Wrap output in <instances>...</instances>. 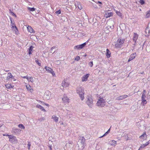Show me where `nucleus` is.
Returning a JSON list of instances; mask_svg holds the SVG:
<instances>
[{
	"instance_id": "obj_28",
	"label": "nucleus",
	"mask_w": 150,
	"mask_h": 150,
	"mask_svg": "<svg viewBox=\"0 0 150 150\" xmlns=\"http://www.w3.org/2000/svg\"><path fill=\"white\" fill-rule=\"evenodd\" d=\"M6 87L8 88H13L11 85L10 84H8L5 85Z\"/></svg>"
},
{
	"instance_id": "obj_17",
	"label": "nucleus",
	"mask_w": 150,
	"mask_h": 150,
	"mask_svg": "<svg viewBox=\"0 0 150 150\" xmlns=\"http://www.w3.org/2000/svg\"><path fill=\"white\" fill-rule=\"evenodd\" d=\"M52 118L56 122H57L59 118L55 115H53L52 116Z\"/></svg>"
},
{
	"instance_id": "obj_15",
	"label": "nucleus",
	"mask_w": 150,
	"mask_h": 150,
	"mask_svg": "<svg viewBox=\"0 0 150 150\" xmlns=\"http://www.w3.org/2000/svg\"><path fill=\"white\" fill-rule=\"evenodd\" d=\"M62 86L63 87L66 88L69 86V84L66 82L65 81H63L62 83Z\"/></svg>"
},
{
	"instance_id": "obj_36",
	"label": "nucleus",
	"mask_w": 150,
	"mask_h": 150,
	"mask_svg": "<svg viewBox=\"0 0 150 150\" xmlns=\"http://www.w3.org/2000/svg\"><path fill=\"white\" fill-rule=\"evenodd\" d=\"M149 28L148 27H147L145 29V33L146 34H147V33H148V34H149Z\"/></svg>"
},
{
	"instance_id": "obj_14",
	"label": "nucleus",
	"mask_w": 150,
	"mask_h": 150,
	"mask_svg": "<svg viewBox=\"0 0 150 150\" xmlns=\"http://www.w3.org/2000/svg\"><path fill=\"white\" fill-rule=\"evenodd\" d=\"M112 12H107L106 13L105 16L106 18H108L112 16Z\"/></svg>"
},
{
	"instance_id": "obj_12",
	"label": "nucleus",
	"mask_w": 150,
	"mask_h": 150,
	"mask_svg": "<svg viewBox=\"0 0 150 150\" xmlns=\"http://www.w3.org/2000/svg\"><path fill=\"white\" fill-rule=\"evenodd\" d=\"M138 37V35L136 33H134L133 37V41L136 43V41Z\"/></svg>"
},
{
	"instance_id": "obj_25",
	"label": "nucleus",
	"mask_w": 150,
	"mask_h": 150,
	"mask_svg": "<svg viewBox=\"0 0 150 150\" xmlns=\"http://www.w3.org/2000/svg\"><path fill=\"white\" fill-rule=\"evenodd\" d=\"M13 77V76L12 75L11 73H8V76L7 77V79H9L10 78Z\"/></svg>"
},
{
	"instance_id": "obj_54",
	"label": "nucleus",
	"mask_w": 150,
	"mask_h": 150,
	"mask_svg": "<svg viewBox=\"0 0 150 150\" xmlns=\"http://www.w3.org/2000/svg\"><path fill=\"white\" fill-rule=\"evenodd\" d=\"M71 114V112L70 111H68V110H67V115H69L70 114Z\"/></svg>"
},
{
	"instance_id": "obj_49",
	"label": "nucleus",
	"mask_w": 150,
	"mask_h": 150,
	"mask_svg": "<svg viewBox=\"0 0 150 150\" xmlns=\"http://www.w3.org/2000/svg\"><path fill=\"white\" fill-rule=\"evenodd\" d=\"M35 62L39 66H40L41 65V63L38 62V60H35Z\"/></svg>"
},
{
	"instance_id": "obj_35",
	"label": "nucleus",
	"mask_w": 150,
	"mask_h": 150,
	"mask_svg": "<svg viewBox=\"0 0 150 150\" xmlns=\"http://www.w3.org/2000/svg\"><path fill=\"white\" fill-rule=\"evenodd\" d=\"M18 127L21 129H24L25 128L24 126L22 124H19L18 125Z\"/></svg>"
},
{
	"instance_id": "obj_31",
	"label": "nucleus",
	"mask_w": 150,
	"mask_h": 150,
	"mask_svg": "<svg viewBox=\"0 0 150 150\" xmlns=\"http://www.w3.org/2000/svg\"><path fill=\"white\" fill-rule=\"evenodd\" d=\"M146 136V134L145 133H144L142 135L140 136L139 137L142 139H143L144 138V137Z\"/></svg>"
},
{
	"instance_id": "obj_58",
	"label": "nucleus",
	"mask_w": 150,
	"mask_h": 150,
	"mask_svg": "<svg viewBox=\"0 0 150 150\" xmlns=\"http://www.w3.org/2000/svg\"><path fill=\"white\" fill-rule=\"evenodd\" d=\"M69 143L70 144H72V143H73V142L72 141H69Z\"/></svg>"
},
{
	"instance_id": "obj_33",
	"label": "nucleus",
	"mask_w": 150,
	"mask_h": 150,
	"mask_svg": "<svg viewBox=\"0 0 150 150\" xmlns=\"http://www.w3.org/2000/svg\"><path fill=\"white\" fill-rule=\"evenodd\" d=\"M116 142L114 140H112L110 142V144L112 145H115L116 144Z\"/></svg>"
},
{
	"instance_id": "obj_6",
	"label": "nucleus",
	"mask_w": 150,
	"mask_h": 150,
	"mask_svg": "<svg viewBox=\"0 0 150 150\" xmlns=\"http://www.w3.org/2000/svg\"><path fill=\"white\" fill-rule=\"evenodd\" d=\"M52 94L49 91H47L45 92L44 95V98L46 100H48L52 98L51 95Z\"/></svg>"
},
{
	"instance_id": "obj_3",
	"label": "nucleus",
	"mask_w": 150,
	"mask_h": 150,
	"mask_svg": "<svg viewBox=\"0 0 150 150\" xmlns=\"http://www.w3.org/2000/svg\"><path fill=\"white\" fill-rule=\"evenodd\" d=\"M76 93L79 94V96L81 100H83L84 98V88L82 87H78L76 89Z\"/></svg>"
},
{
	"instance_id": "obj_50",
	"label": "nucleus",
	"mask_w": 150,
	"mask_h": 150,
	"mask_svg": "<svg viewBox=\"0 0 150 150\" xmlns=\"http://www.w3.org/2000/svg\"><path fill=\"white\" fill-rule=\"evenodd\" d=\"M123 99L127 98V95H125L122 96Z\"/></svg>"
},
{
	"instance_id": "obj_16",
	"label": "nucleus",
	"mask_w": 150,
	"mask_h": 150,
	"mask_svg": "<svg viewBox=\"0 0 150 150\" xmlns=\"http://www.w3.org/2000/svg\"><path fill=\"white\" fill-rule=\"evenodd\" d=\"M27 28L28 31L31 33H34V30L30 26H28L27 27Z\"/></svg>"
},
{
	"instance_id": "obj_41",
	"label": "nucleus",
	"mask_w": 150,
	"mask_h": 150,
	"mask_svg": "<svg viewBox=\"0 0 150 150\" xmlns=\"http://www.w3.org/2000/svg\"><path fill=\"white\" fill-rule=\"evenodd\" d=\"M80 59L79 56H77L75 58L74 60L77 61H78Z\"/></svg>"
},
{
	"instance_id": "obj_40",
	"label": "nucleus",
	"mask_w": 150,
	"mask_h": 150,
	"mask_svg": "<svg viewBox=\"0 0 150 150\" xmlns=\"http://www.w3.org/2000/svg\"><path fill=\"white\" fill-rule=\"evenodd\" d=\"M11 26H12L11 27L13 26H16V25H15L14 23L11 20Z\"/></svg>"
},
{
	"instance_id": "obj_1",
	"label": "nucleus",
	"mask_w": 150,
	"mask_h": 150,
	"mask_svg": "<svg viewBox=\"0 0 150 150\" xmlns=\"http://www.w3.org/2000/svg\"><path fill=\"white\" fill-rule=\"evenodd\" d=\"M79 141L78 142V144L79 147L78 150H82L85 147V139L84 137L81 136H79Z\"/></svg>"
},
{
	"instance_id": "obj_27",
	"label": "nucleus",
	"mask_w": 150,
	"mask_h": 150,
	"mask_svg": "<svg viewBox=\"0 0 150 150\" xmlns=\"http://www.w3.org/2000/svg\"><path fill=\"white\" fill-rule=\"evenodd\" d=\"M142 100V102L141 103V104L143 105H145L147 103L145 99Z\"/></svg>"
},
{
	"instance_id": "obj_19",
	"label": "nucleus",
	"mask_w": 150,
	"mask_h": 150,
	"mask_svg": "<svg viewBox=\"0 0 150 150\" xmlns=\"http://www.w3.org/2000/svg\"><path fill=\"white\" fill-rule=\"evenodd\" d=\"M26 87L28 90L31 93H32L33 92V90L32 89L30 88L31 86L30 85H26Z\"/></svg>"
},
{
	"instance_id": "obj_60",
	"label": "nucleus",
	"mask_w": 150,
	"mask_h": 150,
	"mask_svg": "<svg viewBox=\"0 0 150 150\" xmlns=\"http://www.w3.org/2000/svg\"><path fill=\"white\" fill-rule=\"evenodd\" d=\"M55 48H56V46L53 47H52L51 48L52 49H53V50L54 49H55Z\"/></svg>"
},
{
	"instance_id": "obj_47",
	"label": "nucleus",
	"mask_w": 150,
	"mask_h": 150,
	"mask_svg": "<svg viewBox=\"0 0 150 150\" xmlns=\"http://www.w3.org/2000/svg\"><path fill=\"white\" fill-rule=\"evenodd\" d=\"M67 117L69 119V118H71L72 117V115L71 114H70L69 115H67Z\"/></svg>"
},
{
	"instance_id": "obj_8",
	"label": "nucleus",
	"mask_w": 150,
	"mask_h": 150,
	"mask_svg": "<svg viewBox=\"0 0 150 150\" xmlns=\"http://www.w3.org/2000/svg\"><path fill=\"white\" fill-rule=\"evenodd\" d=\"M62 100L64 103L69 102V99L66 94H64L62 98Z\"/></svg>"
},
{
	"instance_id": "obj_59",
	"label": "nucleus",
	"mask_w": 150,
	"mask_h": 150,
	"mask_svg": "<svg viewBox=\"0 0 150 150\" xmlns=\"http://www.w3.org/2000/svg\"><path fill=\"white\" fill-rule=\"evenodd\" d=\"M3 135L4 136H9V135L8 134H3Z\"/></svg>"
},
{
	"instance_id": "obj_30",
	"label": "nucleus",
	"mask_w": 150,
	"mask_h": 150,
	"mask_svg": "<svg viewBox=\"0 0 150 150\" xmlns=\"http://www.w3.org/2000/svg\"><path fill=\"white\" fill-rule=\"evenodd\" d=\"M146 98V93H142V100L145 99Z\"/></svg>"
},
{
	"instance_id": "obj_52",
	"label": "nucleus",
	"mask_w": 150,
	"mask_h": 150,
	"mask_svg": "<svg viewBox=\"0 0 150 150\" xmlns=\"http://www.w3.org/2000/svg\"><path fill=\"white\" fill-rule=\"evenodd\" d=\"M78 8L80 10H81L82 9V8L81 6V5H79V6H78Z\"/></svg>"
},
{
	"instance_id": "obj_10",
	"label": "nucleus",
	"mask_w": 150,
	"mask_h": 150,
	"mask_svg": "<svg viewBox=\"0 0 150 150\" xmlns=\"http://www.w3.org/2000/svg\"><path fill=\"white\" fill-rule=\"evenodd\" d=\"M89 74H86V75L83 76L82 78V81L84 82L86 81L89 77Z\"/></svg>"
},
{
	"instance_id": "obj_39",
	"label": "nucleus",
	"mask_w": 150,
	"mask_h": 150,
	"mask_svg": "<svg viewBox=\"0 0 150 150\" xmlns=\"http://www.w3.org/2000/svg\"><path fill=\"white\" fill-rule=\"evenodd\" d=\"M11 139V141H9L12 143H13V142H15L16 141V137H15V139L13 138V139L12 138Z\"/></svg>"
},
{
	"instance_id": "obj_32",
	"label": "nucleus",
	"mask_w": 150,
	"mask_h": 150,
	"mask_svg": "<svg viewBox=\"0 0 150 150\" xmlns=\"http://www.w3.org/2000/svg\"><path fill=\"white\" fill-rule=\"evenodd\" d=\"M28 10L30 11H35V8H34L28 7Z\"/></svg>"
},
{
	"instance_id": "obj_62",
	"label": "nucleus",
	"mask_w": 150,
	"mask_h": 150,
	"mask_svg": "<svg viewBox=\"0 0 150 150\" xmlns=\"http://www.w3.org/2000/svg\"><path fill=\"white\" fill-rule=\"evenodd\" d=\"M146 91L145 90H144L143 91V93H146Z\"/></svg>"
},
{
	"instance_id": "obj_11",
	"label": "nucleus",
	"mask_w": 150,
	"mask_h": 150,
	"mask_svg": "<svg viewBox=\"0 0 150 150\" xmlns=\"http://www.w3.org/2000/svg\"><path fill=\"white\" fill-rule=\"evenodd\" d=\"M11 28L12 30L15 32V34L16 35H18V34L19 32L18 29V28L16 26H13L11 27Z\"/></svg>"
},
{
	"instance_id": "obj_26",
	"label": "nucleus",
	"mask_w": 150,
	"mask_h": 150,
	"mask_svg": "<svg viewBox=\"0 0 150 150\" xmlns=\"http://www.w3.org/2000/svg\"><path fill=\"white\" fill-rule=\"evenodd\" d=\"M150 17V10L147 11L146 16V18H148Z\"/></svg>"
},
{
	"instance_id": "obj_24",
	"label": "nucleus",
	"mask_w": 150,
	"mask_h": 150,
	"mask_svg": "<svg viewBox=\"0 0 150 150\" xmlns=\"http://www.w3.org/2000/svg\"><path fill=\"white\" fill-rule=\"evenodd\" d=\"M34 79L35 78H34L33 77H29L28 80V81L29 82H31L33 83L34 81Z\"/></svg>"
},
{
	"instance_id": "obj_46",
	"label": "nucleus",
	"mask_w": 150,
	"mask_h": 150,
	"mask_svg": "<svg viewBox=\"0 0 150 150\" xmlns=\"http://www.w3.org/2000/svg\"><path fill=\"white\" fill-rule=\"evenodd\" d=\"M95 2L97 4H99V6H100V7L101 6V4H102V3L101 2L99 1H98L97 2Z\"/></svg>"
},
{
	"instance_id": "obj_55",
	"label": "nucleus",
	"mask_w": 150,
	"mask_h": 150,
	"mask_svg": "<svg viewBox=\"0 0 150 150\" xmlns=\"http://www.w3.org/2000/svg\"><path fill=\"white\" fill-rule=\"evenodd\" d=\"M12 15V16H13L16 17V15L13 12H11V13Z\"/></svg>"
},
{
	"instance_id": "obj_7",
	"label": "nucleus",
	"mask_w": 150,
	"mask_h": 150,
	"mask_svg": "<svg viewBox=\"0 0 150 150\" xmlns=\"http://www.w3.org/2000/svg\"><path fill=\"white\" fill-rule=\"evenodd\" d=\"M86 44V42L82 44L75 46L74 47V48L75 49H77L78 50H80L82 49L83 47H84Z\"/></svg>"
},
{
	"instance_id": "obj_53",
	"label": "nucleus",
	"mask_w": 150,
	"mask_h": 150,
	"mask_svg": "<svg viewBox=\"0 0 150 150\" xmlns=\"http://www.w3.org/2000/svg\"><path fill=\"white\" fill-rule=\"evenodd\" d=\"M145 144H143V145H142L140 147V149H142V148H144V147H145Z\"/></svg>"
},
{
	"instance_id": "obj_63",
	"label": "nucleus",
	"mask_w": 150,
	"mask_h": 150,
	"mask_svg": "<svg viewBox=\"0 0 150 150\" xmlns=\"http://www.w3.org/2000/svg\"><path fill=\"white\" fill-rule=\"evenodd\" d=\"M9 13H11V12H12L11 11V9H10V10H9Z\"/></svg>"
},
{
	"instance_id": "obj_4",
	"label": "nucleus",
	"mask_w": 150,
	"mask_h": 150,
	"mask_svg": "<svg viewBox=\"0 0 150 150\" xmlns=\"http://www.w3.org/2000/svg\"><path fill=\"white\" fill-rule=\"evenodd\" d=\"M86 103L88 106L92 108L93 105V100L92 97L91 96H88L86 98Z\"/></svg>"
},
{
	"instance_id": "obj_44",
	"label": "nucleus",
	"mask_w": 150,
	"mask_h": 150,
	"mask_svg": "<svg viewBox=\"0 0 150 150\" xmlns=\"http://www.w3.org/2000/svg\"><path fill=\"white\" fill-rule=\"evenodd\" d=\"M139 2L140 3L141 5H143L144 4L145 1H144L143 0H140Z\"/></svg>"
},
{
	"instance_id": "obj_18",
	"label": "nucleus",
	"mask_w": 150,
	"mask_h": 150,
	"mask_svg": "<svg viewBox=\"0 0 150 150\" xmlns=\"http://www.w3.org/2000/svg\"><path fill=\"white\" fill-rule=\"evenodd\" d=\"M36 107L37 108H39L42 111H43L45 112L46 111L44 109L43 107L41 105H40L37 104L36 105Z\"/></svg>"
},
{
	"instance_id": "obj_5",
	"label": "nucleus",
	"mask_w": 150,
	"mask_h": 150,
	"mask_svg": "<svg viewBox=\"0 0 150 150\" xmlns=\"http://www.w3.org/2000/svg\"><path fill=\"white\" fill-rule=\"evenodd\" d=\"M125 41V39H123L119 38L117 41L115 46L116 48H120L123 44Z\"/></svg>"
},
{
	"instance_id": "obj_9",
	"label": "nucleus",
	"mask_w": 150,
	"mask_h": 150,
	"mask_svg": "<svg viewBox=\"0 0 150 150\" xmlns=\"http://www.w3.org/2000/svg\"><path fill=\"white\" fill-rule=\"evenodd\" d=\"M136 56V53L135 52L132 54L130 56L129 59L128 60V62H129L134 59Z\"/></svg>"
},
{
	"instance_id": "obj_13",
	"label": "nucleus",
	"mask_w": 150,
	"mask_h": 150,
	"mask_svg": "<svg viewBox=\"0 0 150 150\" xmlns=\"http://www.w3.org/2000/svg\"><path fill=\"white\" fill-rule=\"evenodd\" d=\"M21 131V130L19 129L13 128L12 132V133H14L15 134H17L18 132H20Z\"/></svg>"
},
{
	"instance_id": "obj_21",
	"label": "nucleus",
	"mask_w": 150,
	"mask_h": 150,
	"mask_svg": "<svg viewBox=\"0 0 150 150\" xmlns=\"http://www.w3.org/2000/svg\"><path fill=\"white\" fill-rule=\"evenodd\" d=\"M33 46L31 45L30 47L28 49V54H32V51L33 50Z\"/></svg>"
},
{
	"instance_id": "obj_22",
	"label": "nucleus",
	"mask_w": 150,
	"mask_h": 150,
	"mask_svg": "<svg viewBox=\"0 0 150 150\" xmlns=\"http://www.w3.org/2000/svg\"><path fill=\"white\" fill-rule=\"evenodd\" d=\"M45 69L48 72L50 73L51 71H52V69L51 68L47 66H45Z\"/></svg>"
},
{
	"instance_id": "obj_45",
	"label": "nucleus",
	"mask_w": 150,
	"mask_h": 150,
	"mask_svg": "<svg viewBox=\"0 0 150 150\" xmlns=\"http://www.w3.org/2000/svg\"><path fill=\"white\" fill-rule=\"evenodd\" d=\"M88 64L91 67H92L93 65V62H90Z\"/></svg>"
},
{
	"instance_id": "obj_64",
	"label": "nucleus",
	"mask_w": 150,
	"mask_h": 150,
	"mask_svg": "<svg viewBox=\"0 0 150 150\" xmlns=\"http://www.w3.org/2000/svg\"><path fill=\"white\" fill-rule=\"evenodd\" d=\"M45 105H47V106H49V105L47 104H46V103H45Z\"/></svg>"
},
{
	"instance_id": "obj_57",
	"label": "nucleus",
	"mask_w": 150,
	"mask_h": 150,
	"mask_svg": "<svg viewBox=\"0 0 150 150\" xmlns=\"http://www.w3.org/2000/svg\"><path fill=\"white\" fill-rule=\"evenodd\" d=\"M50 150H52V145H50L49 146Z\"/></svg>"
},
{
	"instance_id": "obj_2",
	"label": "nucleus",
	"mask_w": 150,
	"mask_h": 150,
	"mask_svg": "<svg viewBox=\"0 0 150 150\" xmlns=\"http://www.w3.org/2000/svg\"><path fill=\"white\" fill-rule=\"evenodd\" d=\"M106 98L105 96H100L99 97V99L98 100L96 105L97 106L101 107H104L106 103Z\"/></svg>"
},
{
	"instance_id": "obj_37",
	"label": "nucleus",
	"mask_w": 150,
	"mask_h": 150,
	"mask_svg": "<svg viewBox=\"0 0 150 150\" xmlns=\"http://www.w3.org/2000/svg\"><path fill=\"white\" fill-rule=\"evenodd\" d=\"M116 99L117 100H123L122 96H119L117 97V98Z\"/></svg>"
},
{
	"instance_id": "obj_51",
	"label": "nucleus",
	"mask_w": 150,
	"mask_h": 150,
	"mask_svg": "<svg viewBox=\"0 0 150 150\" xmlns=\"http://www.w3.org/2000/svg\"><path fill=\"white\" fill-rule=\"evenodd\" d=\"M123 99L127 98V95H125L122 96Z\"/></svg>"
},
{
	"instance_id": "obj_42",
	"label": "nucleus",
	"mask_w": 150,
	"mask_h": 150,
	"mask_svg": "<svg viewBox=\"0 0 150 150\" xmlns=\"http://www.w3.org/2000/svg\"><path fill=\"white\" fill-rule=\"evenodd\" d=\"M55 13L57 15H58L61 13V11L60 10H59L58 11H57L55 12Z\"/></svg>"
},
{
	"instance_id": "obj_38",
	"label": "nucleus",
	"mask_w": 150,
	"mask_h": 150,
	"mask_svg": "<svg viewBox=\"0 0 150 150\" xmlns=\"http://www.w3.org/2000/svg\"><path fill=\"white\" fill-rule=\"evenodd\" d=\"M45 120L44 117H42L38 119V120L40 122H42Z\"/></svg>"
},
{
	"instance_id": "obj_56",
	"label": "nucleus",
	"mask_w": 150,
	"mask_h": 150,
	"mask_svg": "<svg viewBox=\"0 0 150 150\" xmlns=\"http://www.w3.org/2000/svg\"><path fill=\"white\" fill-rule=\"evenodd\" d=\"M23 78L24 79H26L27 80H28L29 78V77L27 76H23Z\"/></svg>"
},
{
	"instance_id": "obj_61",
	"label": "nucleus",
	"mask_w": 150,
	"mask_h": 150,
	"mask_svg": "<svg viewBox=\"0 0 150 150\" xmlns=\"http://www.w3.org/2000/svg\"><path fill=\"white\" fill-rule=\"evenodd\" d=\"M144 144L145 146H146L147 145H148L149 144H148V143H147V142H146Z\"/></svg>"
},
{
	"instance_id": "obj_43",
	"label": "nucleus",
	"mask_w": 150,
	"mask_h": 150,
	"mask_svg": "<svg viewBox=\"0 0 150 150\" xmlns=\"http://www.w3.org/2000/svg\"><path fill=\"white\" fill-rule=\"evenodd\" d=\"M31 145V143L30 142H28V148L29 150L30 149V146Z\"/></svg>"
},
{
	"instance_id": "obj_29",
	"label": "nucleus",
	"mask_w": 150,
	"mask_h": 150,
	"mask_svg": "<svg viewBox=\"0 0 150 150\" xmlns=\"http://www.w3.org/2000/svg\"><path fill=\"white\" fill-rule=\"evenodd\" d=\"M8 138H9V141H11V139L12 138L13 139H13H15V137L12 135H9Z\"/></svg>"
},
{
	"instance_id": "obj_23",
	"label": "nucleus",
	"mask_w": 150,
	"mask_h": 150,
	"mask_svg": "<svg viewBox=\"0 0 150 150\" xmlns=\"http://www.w3.org/2000/svg\"><path fill=\"white\" fill-rule=\"evenodd\" d=\"M115 13H116V14L119 16L120 17L122 18V14L120 12V11H118L117 10L115 11Z\"/></svg>"
},
{
	"instance_id": "obj_48",
	"label": "nucleus",
	"mask_w": 150,
	"mask_h": 150,
	"mask_svg": "<svg viewBox=\"0 0 150 150\" xmlns=\"http://www.w3.org/2000/svg\"><path fill=\"white\" fill-rule=\"evenodd\" d=\"M50 73H51L52 76H55V74L54 73V71H53V70H52V71H51Z\"/></svg>"
},
{
	"instance_id": "obj_20",
	"label": "nucleus",
	"mask_w": 150,
	"mask_h": 150,
	"mask_svg": "<svg viewBox=\"0 0 150 150\" xmlns=\"http://www.w3.org/2000/svg\"><path fill=\"white\" fill-rule=\"evenodd\" d=\"M111 53L109 50L107 49L106 50V56L107 58H109L110 56Z\"/></svg>"
},
{
	"instance_id": "obj_34",
	"label": "nucleus",
	"mask_w": 150,
	"mask_h": 150,
	"mask_svg": "<svg viewBox=\"0 0 150 150\" xmlns=\"http://www.w3.org/2000/svg\"><path fill=\"white\" fill-rule=\"evenodd\" d=\"M110 129H109L108 130V131L104 134V135L103 136L100 137L102 138V137H103L105 136H106V135H107L110 132Z\"/></svg>"
}]
</instances>
